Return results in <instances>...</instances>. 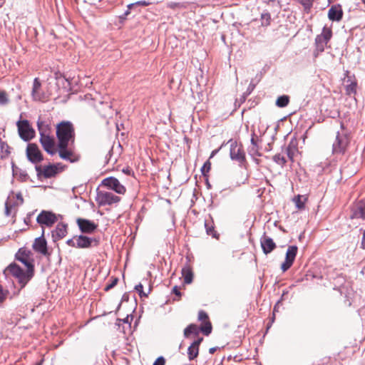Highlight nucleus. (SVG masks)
I'll use <instances>...</instances> for the list:
<instances>
[{
	"mask_svg": "<svg viewBox=\"0 0 365 365\" xmlns=\"http://www.w3.org/2000/svg\"><path fill=\"white\" fill-rule=\"evenodd\" d=\"M298 152L297 146L295 143L293 141L290 142L289 145L286 148V153L289 158V159L292 161L294 160V157L295 156L296 153Z\"/></svg>",
	"mask_w": 365,
	"mask_h": 365,
	"instance_id": "24",
	"label": "nucleus"
},
{
	"mask_svg": "<svg viewBox=\"0 0 365 365\" xmlns=\"http://www.w3.org/2000/svg\"><path fill=\"white\" fill-rule=\"evenodd\" d=\"M135 6H147L150 5V3L149 1L143 0V1H138L135 2Z\"/></svg>",
	"mask_w": 365,
	"mask_h": 365,
	"instance_id": "45",
	"label": "nucleus"
},
{
	"mask_svg": "<svg viewBox=\"0 0 365 365\" xmlns=\"http://www.w3.org/2000/svg\"><path fill=\"white\" fill-rule=\"evenodd\" d=\"M199 354V348L196 346L190 345L187 349V355L189 360L195 359Z\"/></svg>",
	"mask_w": 365,
	"mask_h": 365,
	"instance_id": "28",
	"label": "nucleus"
},
{
	"mask_svg": "<svg viewBox=\"0 0 365 365\" xmlns=\"http://www.w3.org/2000/svg\"><path fill=\"white\" fill-rule=\"evenodd\" d=\"M67 234V225L63 223L57 225L56 229L52 231V238L53 241L59 240L63 238Z\"/></svg>",
	"mask_w": 365,
	"mask_h": 365,
	"instance_id": "21",
	"label": "nucleus"
},
{
	"mask_svg": "<svg viewBox=\"0 0 365 365\" xmlns=\"http://www.w3.org/2000/svg\"><path fill=\"white\" fill-rule=\"evenodd\" d=\"M76 241L77 248H88L91 246L93 242H96L94 239L84 235H80L76 237Z\"/></svg>",
	"mask_w": 365,
	"mask_h": 365,
	"instance_id": "22",
	"label": "nucleus"
},
{
	"mask_svg": "<svg viewBox=\"0 0 365 365\" xmlns=\"http://www.w3.org/2000/svg\"><path fill=\"white\" fill-rule=\"evenodd\" d=\"M96 201L101 206L112 205L118 204L120 201V197L111 192L100 191L97 193Z\"/></svg>",
	"mask_w": 365,
	"mask_h": 365,
	"instance_id": "6",
	"label": "nucleus"
},
{
	"mask_svg": "<svg viewBox=\"0 0 365 365\" xmlns=\"http://www.w3.org/2000/svg\"><path fill=\"white\" fill-rule=\"evenodd\" d=\"M200 330L205 335H209L212 331L211 323L209 321L205 322L204 324L200 327Z\"/></svg>",
	"mask_w": 365,
	"mask_h": 365,
	"instance_id": "34",
	"label": "nucleus"
},
{
	"mask_svg": "<svg viewBox=\"0 0 365 365\" xmlns=\"http://www.w3.org/2000/svg\"><path fill=\"white\" fill-rule=\"evenodd\" d=\"M15 197L16 198V200L15 201V202H14V205L19 206V205H22L24 202V199H23L21 193L18 192V193L15 194Z\"/></svg>",
	"mask_w": 365,
	"mask_h": 365,
	"instance_id": "37",
	"label": "nucleus"
},
{
	"mask_svg": "<svg viewBox=\"0 0 365 365\" xmlns=\"http://www.w3.org/2000/svg\"><path fill=\"white\" fill-rule=\"evenodd\" d=\"M9 294V291L7 289H4L0 285V304L5 301Z\"/></svg>",
	"mask_w": 365,
	"mask_h": 365,
	"instance_id": "36",
	"label": "nucleus"
},
{
	"mask_svg": "<svg viewBox=\"0 0 365 365\" xmlns=\"http://www.w3.org/2000/svg\"><path fill=\"white\" fill-rule=\"evenodd\" d=\"M289 102V96H281L276 101V105L279 108H284L288 105Z\"/></svg>",
	"mask_w": 365,
	"mask_h": 365,
	"instance_id": "29",
	"label": "nucleus"
},
{
	"mask_svg": "<svg viewBox=\"0 0 365 365\" xmlns=\"http://www.w3.org/2000/svg\"><path fill=\"white\" fill-rule=\"evenodd\" d=\"M230 155L232 160L242 162L245 160V153L241 145H238L235 140H230Z\"/></svg>",
	"mask_w": 365,
	"mask_h": 365,
	"instance_id": "12",
	"label": "nucleus"
},
{
	"mask_svg": "<svg viewBox=\"0 0 365 365\" xmlns=\"http://www.w3.org/2000/svg\"><path fill=\"white\" fill-rule=\"evenodd\" d=\"M205 228H206L207 234L210 235H212L213 237H215L213 227L212 226H209L207 222L205 223Z\"/></svg>",
	"mask_w": 365,
	"mask_h": 365,
	"instance_id": "42",
	"label": "nucleus"
},
{
	"mask_svg": "<svg viewBox=\"0 0 365 365\" xmlns=\"http://www.w3.org/2000/svg\"><path fill=\"white\" fill-rule=\"evenodd\" d=\"M211 168V163L209 160L206 161L205 164L203 165L201 170L204 175H206L207 173H208Z\"/></svg>",
	"mask_w": 365,
	"mask_h": 365,
	"instance_id": "38",
	"label": "nucleus"
},
{
	"mask_svg": "<svg viewBox=\"0 0 365 365\" xmlns=\"http://www.w3.org/2000/svg\"><path fill=\"white\" fill-rule=\"evenodd\" d=\"M135 289L140 293V294H141V293L143 292V287L141 284H138L135 286Z\"/></svg>",
	"mask_w": 365,
	"mask_h": 365,
	"instance_id": "50",
	"label": "nucleus"
},
{
	"mask_svg": "<svg viewBox=\"0 0 365 365\" xmlns=\"http://www.w3.org/2000/svg\"><path fill=\"white\" fill-rule=\"evenodd\" d=\"M217 350V347H212L209 349V353L212 354H214Z\"/></svg>",
	"mask_w": 365,
	"mask_h": 365,
	"instance_id": "54",
	"label": "nucleus"
},
{
	"mask_svg": "<svg viewBox=\"0 0 365 365\" xmlns=\"http://www.w3.org/2000/svg\"><path fill=\"white\" fill-rule=\"evenodd\" d=\"M343 17V11L340 5H333L328 11V18L332 21H339Z\"/></svg>",
	"mask_w": 365,
	"mask_h": 365,
	"instance_id": "20",
	"label": "nucleus"
},
{
	"mask_svg": "<svg viewBox=\"0 0 365 365\" xmlns=\"http://www.w3.org/2000/svg\"><path fill=\"white\" fill-rule=\"evenodd\" d=\"M31 255V252L29 250H27L24 248H21L16 254V260L21 262L25 268L30 269V267H31V269L34 271V267Z\"/></svg>",
	"mask_w": 365,
	"mask_h": 365,
	"instance_id": "10",
	"label": "nucleus"
},
{
	"mask_svg": "<svg viewBox=\"0 0 365 365\" xmlns=\"http://www.w3.org/2000/svg\"><path fill=\"white\" fill-rule=\"evenodd\" d=\"M356 83L351 81V83L346 86V92L348 95L354 94L356 92Z\"/></svg>",
	"mask_w": 365,
	"mask_h": 365,
	"instance_id": "33",
	"label": "nucleus"
},
{
	"mask_svg": "<svg viewBox=\"0 0 365 365\" xmlns=\"http://www.w3.org/2000/svg\"><path fill=\"white\" fill-rule=\"evenodd\" d=\"M202 340H203V339L202 337L199 338L198 339L194 341L191 344L193 346H196L197 347L199 348V346Z\"/></svg>",
	"mask_w": 365,
	"mask_h": 365,
	"instance_id": "48",
	"label": "nucleus"
},
{
	"mask_svg": "<svg viewBox=\"0 0 365 365\" xmlns=\"http://www.w3.org/2000/svg\"><path fill=\"white\" fill-rule=\"evenodd\" d=\"M36 169L38 173L41 172V167H36Z\"/></svg>",
	"mask_w": 365,
	"mask_h": 365,
	"instance_id": "59",
	"label": "nucleus"
},
{
	"mask_svg": "<svg viewBox=\"0 0 365 365\" xmlns=\"http://www.w3.org/2000/svg\"><path fill=\"white\" fill-rule=\"evenodd\" d=\"M351 218L365 219V201L361 200L352 207Z\"/></svg>",
	"mask_w": 365,
	"mask_h": 365,
	"instance_id": "18",
	"label": "nucleus"
},
{
	"mask_svg": "<svg viewBox=\"0 0 365 365\" xmlns=\"http://www.w3.org/2000/svg\"><path fill=\"white\" fill-rule=\"evenodd\" d=\"M123 173H127V174L130 173L129 169H123Z\"/></svg>",
	"mask_w": 365,
	"mask_h": 365,
	"instance_id": "58",
	"label": "nucleus"
},
{
	"mask_svg": "<svg viewBox=\"0 0 365 365\" xmlns=\"http://www.w3.org/2000/svg\"><path fill=\"white\" fill-rule=\"evenodd\" d=\"M217 152H218V150H213L211 153L210 158H212Z\"/></svg>",
	"mask_w": 365,
	"mask_h": 365,
	"instance_id": "57",
	"label": "nucleus"
},
{
	"mask_svg": "<svg viewBox=\"0 0 365 365\" xmlns=\"http://www.w3.org/2000/svg\"><path fill=\"white\" fill-rule=\"evenodd\" d=\"M173 292L178 297H180L181 294L179 288L177 286H175L173 289Z\"/></svg>",
	"mask_w": 365,
	"mask_h": 365,
	"instance_id": "49",
	"label": "nucleus"
},
{
	"mask_svg": "<svg viewBox=\"0 0 365 365\" xmlns=\"http://www.w3.org/2000/svg\"><path fill=\"white\" fill-rule=\"evenodd\" d=\"M273 160L280 165H284L287 162L284 156L282 155L281 154L274 155L273 156Z\"/></svg>",
	"mask_w": 365,
	"mask_h": 365,
	"instance_id": "35",
	"label": "nucleus"
},
{
	"mask_svg": "<svg viewBox=\"0 0 365 365\" xmlns=\"http://www.w3.org/2000/svg\"><path fill=\"white\" fill-rule=\"evenodd\" d=\"M42 174L46 178H51L56 174V169L52 165H48L43 168Z\"/></svg>",
	"mask_w": 365,
	"mask_h": 365,
	"instance_id": "30",
	"label": "nucleus"
},
{
	"mask_svg": "<svg viewBox=\"0 0 365 365\" xmlns=\"http://www.w3.org/2000/svg\"><path fill=\"white\" fill-rule=\"evenodd\" d=\"M255 133H253L252 135V138H251V143L253 145H256V141L255 140Z\"/></svg>",
	"mask_w": 365,
	"mask_h": 365,
	"instance_id": "53",
	"label": "nucleus"
},
{
	"mask_svg": "<svg viewBox=\"0 0 365 365\" xmlns=\"http://www.w3.org/2000/svg\"><path fill=\"white\" fill-rule=\"evenodd\" d=\"M200 332L199 327L193 324H190L184 330V336L185 337H189L190 334H194L195 336L198 335Z\"/></svg>",
	"mask_w": 365,
	"mask_h": 365,
	"instance_id": "25",
	"label": "nucleus"
},
{
	"mask_svg": "<svg viewBox=\"0 0 365 365\" xmlns=\"http://www.w3.org/2000/svg\"><path fill=\"white\" fill-rule=\"evenodd\" d=\"M101 0H88L91 4H96L97 2L101 1Z\"/></svg>",
	"mask_w": 365,
	"mask_h": 365,
	"instance_id": "56",
	"label": "nucleus"
},
{
	"mask_svg": "<svg viewBox=\"0 0 365 365\" xmlns=\"http://www.w3.org/2000/svg\"><path fill=\"white\" fill-rule=\"evenodd\" d=\"M260 244L262 251L265 255L269 254L276 247V244L274 243L273 240L271 237L266 235H263L261 237Z\"/></svg>",
	"mask_w": 365,
	"mask_h": 365,
	"instance_id": "17",
	"label": "nucleus"
},
{
	"mask_svg": "<svg viewBox=\"0 0 365 365\" xmlns=\"http://www.w3.org/2000/svg\"><path fill=\"white\" fill-rule=\"evenodd\" d=\"M38 128L40 133V142L43 149L48 154L53 155L56 153L54 140L47 134V129L43 122H38Z\"/></svg>",
	"mask_w": 365,
	"mask_h": 365,
	"instance_id": "4",
	"label": "nucleus"
},
{
	"mask_svg": "<svg viewBox=\"0 0 365 365\" xmlns=\"http://www.w3.org/2000/svg\"><path fill=\"white\" fill-rule=\"evenodd\" d=\"M56 136L61 146L66 143L73 144L75 138V132L73 124L69 121H62L56 127Z\"/></svg>",
	"mask_w": 365,
	"mask_h": 365,
	"instance_id": "2",
	"label": "nucleus"
},
{
	"mask_svg": "<svg viewBox=\"0 0 365 365\" xmlns=\"http://www.w3.org/2000/svg\"><path fill=\"white\" fill-rule=\"evenodd\" d=\"M297 250L298 248L295 245L288 247L286 252L285 260L281 265V269L283 272L288 270L292 265L297 253Z\"/></svg>",
	"mask_w": 365,
	"mask_h": 365,
	"instance_id": "13",
	"label": "nucleus"
},
{
	"mask_svg": "<svg viewBox=\"0 0 365 365\" xmlns=\"http://www.w3.org/2000/svg\"><path fill=\"white\" fill-rule=\"evenodd\" d=\"M71 143H66L63 147L58 144V154L61 158L70 162H74L76 159L74 153L70 148Z\"/></svg>",
	"mask_w": 365,
	"mask_h": 365,
	"instance_id": "14",
	"label": "nucleus"
},
{
	"mask_svg": "<svg viewBox=\"0 0 365 365\" xmlns=\"http://www.w3.org/2000/svg\"><path fill=\"white\" fill-rule=\"evenodd\" d=\"M350 138L347 130L342 123L340 125V130L336 132L335 140L332 144L333 154H344L349 144Z\"/></svg>",
	"mask_w": 365,
	"mask_h": 365,
	"instance_id": "3",
	"label": "nucleus"
},
{
	"mask_svg": "<svg viewBox=\"0 0 365 365\" xmlns=\"http://www.w3.org/2000/svg\"><path fill=\"white\" fill-rule=\"evenodd\" d=\"M118 282V279L114 278L110 284H108L106 286L105 290L108 291L110 289L113 288L117 284Z\"/></svg>",
	"mask_w": 365,
	"mask_h": 365,
	"instance_id": "41",
	"label": "nucleus"
},
{
	"mask_svg": "<svg viewBox=\"0 0 365 365\" xmlns=\"http://www.w3.org/2000/svg\"><path fill=\"white\" fill-rule=\"evenodd\" d=\"M44 231L42 232V235L35 239V241L33 244V249L43 255H46L48 253L47 251V242L45 238L43 237Z\"/></svg>",
	"mask_w": 365,
	"mask_h": 365,
	"instance_id": "16",
	"label": "nucleus"
},
{
	"mask_svg": "<svg viewBox=\"0 0 365 365\" xmlns=\"http://www.w3.org/2000/svg\"><path fill=\"white\" fill-rule=\"evenodd\" d=\"M26 156L33 163H38L43 160L42 154L38 146L34 143H29L26 148Z\"/></svg>",
	"mask_w": 365,
	"mask_h": 365,
	"instance_id": "11",
	"label": "nucleus"
},
{
	"mask_svg": "<svg viewBox=\"0 0 365 365\" xmlns=\"http://www.w3.org/2000/svg\"><path fill=\"white\" fill-rule=\"evenodd\" d=\"M332 36V31L331 28L324 26L320 34L317 35L315 38L316 50L318 52H323L325 47Z\"/></svg>",
	"mask_w": 365,
	"mask_h": 365,
	"instance_id": "5",
	"label": "nucleus"
},
{
	"mask_svg": "<svg viewBox=\"0 0 365 365\" xmlns=\"http://www.w3.org/2000/svg\"><path fill=\"white\" fill-rule=\"evenodd\" d=\"M299 2L304 6L305 9H309L312 6L310 0H299Z\"/></svg>",
	"mask_w": 365,
	"mask_h": 365,
	"instance_id": "43",
	"label": "nucleus"
},
{
	"mask_svg": "<svg viewBox=\"0 0 365 365\" xmlns=\"http://www.w3.org/2000/svg\"><path fill=\"white\" fill-rule=\"evenodd\" d=\"M3 4H4V1L0 0V8L3 6Z\"/></svg>",
	"mask_w": 365,
	"mask_h": 365,
	"instance_id": "60",
	"label": "nucleus"
},
{
	"mask_svg": "<svg viewBox=\"0 0 365 365\" xmlns=\"http://www.w3.org/2000/svg\"><path fill=\"white\" fill-rule=\"evenodd\" d=\"M135 7V3H133V4H130L128 5V9H130V11L133 9Z\"/></svg>",
	"mask_w": 365,
	"mask_h": 365,
	"instance_id": "55",
	"label": "nucleus"
},
{
	"mask_svg": "<svg viewBox=\"0 0 365 365\" xmlns=\"http://www.w3.org/2000/svg\"><path fill=\"white\" fill-rule=\"evenodd\" d=\"M58 220L56 214L51 211L43 210L36 217L37 222L41 226L51 227Z\"/></svg>",
	"mask_w": 365,
	"mask_h": 365,
	"instance_id": "8",
	"label": "nucleus"
},
{
	"mask_svg": "<svg viewBox=\"0 0 365 365\" xmlns=\"http://www.w3.org/2000/svg\"><path fill=\"white\" fill-rule=\"evenodd\" d=\"M362 272H363V273H365V267H364V268L363 269Z\"/></svg>",
	"mask_w": 365,
	"mask_h": 365,
	"instance_id": "63",
	"label": "nucleus"
},
{
	"mask_svg": "<svg viewBox=\"0 0 365 365\" xmlns=\"http://www.w3.org/2000/svg\"><path fill=\"white\" fill-rule=\"evenodd\" d=\"M77 224L81 231L86 233H91L97 227V225L94 222L86 219H78Z\"/></svg>",
	"mask_w": 365,
	"mask_h": 365,
	"instance_id": "19",
	"label": "nucleus"
},
{
	"mask_svg": "<svg viewBox=\"0 0 365 365\" xmlns=\"http://www.w3.org/2000/svg\"><path fill=\"white\" fill-rule=\"evenodd\" d=\"M307 200V198L306 196L298 195L297 196L294 197L293 201L294 202L296 207L299 210H302L304 207V204Z\"/></svg>",
	"mask_w": 365,
	"mask_h": 365,
	"instance_id": "26",
	"label": "nucleus"
},
{
	"mask_svg": "<svg viewBox=\"0 0 365 365\" xmlns=\"http://www.w3.org/2000/svg\"><path fill=\"white\" fill-rule=\"evenodd\" d=\"M130 13V9H127L125 13L120 16L121 19H125L128 15H129Z\"/></svg>",
	"mask_w": 365,
	"mask_h": 365,
	"instance_id": "52",
	"label": "nucleus"
},
{
	"mask_svg": "<svg viewBox=\"0 0 365 365\" xmlns=\"http://www.w3.org/2000/svg\"><path fill=\"white\" fill-rule=\"evenodd\" d=\"M4 274L6 277L11 275L17 279L21 287H24L32 278L34 271H32L31 267L30 269L22 268L16 263H11L4 269Z\"/></svg>",
	"mask_w": 365,
	"mask_h": 365,
	"instance_id": "1",
	"label": "nucleus"
},
{
	"mask_svg": "<svg viewBox=\"0 0 365 365\" xmlns=\"http://www.w3.org/2000/svg\"><path fill=\"white\" fill-rule=\"evenodd\" d=\"M31 96L34 101H43L46 96L41 91V84L38 78H35L33 83Z\"/></svg>",
	"mask_w": 365,
	"mask_h": 365,
	"instance_id": "15",
	"label": "nucleus"
},
{
	"mask_svg": "<svg viewBox=\"0 0 365 365\" xmlns=\"http://www.w3.org/2000/svg\"><path fill=\"white\" fill-rule=\"evenodd\" d=\"M182 275L184 279V283L189 284L192 283L193 279V272L190 265H185L182 269Z\"/></svg>",
	"mask_w": 365,
	"mask_h": 365,
	"instance_id": "23",
	"label": "nucleus"
},
{
	"mask_svg": "<svg viewBox=\"0 0 365 365\" xmlns=\"http://www.w3.org/2000/svg\"><path fill=\"white\" fill-rule=\"evenodd\" d=\"M56 78H57V79H58V73H56Z\"/></svg>",
	"mask_w": 365,
	"mask_h": 365,
	"instance_id": "62",
	"label": "nucleus"
},
{
	"mask_svg": "<svg viewBox=\"0 0 365 365\" xmlns=\"http://www.w3.org/2000/svg\"><path fill=\"white\" fill-rule=\"evenodd\" d=\"M42 364V361H41L40 362H38L37 364L36 365H41Z\"/></svg>",
	"mask_w": 365,
	"mask_h": 365,
	"instance_id": "61",
	"label": "nucleus"
},
{
	"mask_svg": "<svg viewBox=\"0 0 365 365\" xmlns=\"http://www.w3.org/2000/svg\"><path fill=\"white\" fill-rule=\"evenodd\" d=\"M102 185L110 190H114L120 195H124L126 192V188L123 185L119 180L114 177H109L102 181Z\"/></svg>",
	"mask_w": 365,
	"mask_h": 365,
	"instance_id": "9",
	"label": "nucleus"
},
{
	"mask_svg": "<svg viewBox=\"0 0 365 365\" xmlns=\"http://www.w3.org/2000/svg\"><path fill=\"white\" fill-rule=\"evenodd\" d=\"M166 7L173 10H180L187 7V4L184 2L168 1L166 3Z\"/></svg>",
	"mask_w": 365,
	"mask_h": 365,
	"instance_id": "27",
	"label": "nucleus"
},
{
	"mask_svg": "<svg viewBox=\"0 0 365 365\" xmlns=\"http://www.w3.org/2000/svg\"><path fill=\"white\" fill-rule=\"evenodd\" d=\"M271 16L269 13H263L261 15V24L262 26H267L270 24Z\"/></svg>",
	"mask_w": 365,
	"mask_h": 365,
	"instance_id": "32",
	"label": "nucleus"
},
{
	"mask_svg": "<svg viewBox=\"0 0 365 365\" xmlns=\"http://www.w3.org/2000/svg\"><path fill=\"white\" fill-rule=\"evenodd\" d=\"M0 147H1V150H5L6 154L9 153V152L7 150V149L9 148V146L5 142L1 141Z\"/></svg>",
	"mask_w": 365,
	"mask_h": 365,
	"instance_id": "47",
	"label": "nucleus"
},
{
	"mask_svg": "<svg viewBox=\"0 0 365 365\" xmlns=\"http://www.w3.org/2000/svg\"><path fill=\"white\" fill-rule=\"evenodd\" d=\"M9 99L4 92L0 93V105H5L8 103Z\"/></svg>",
	"mask_w": 365,
	"mask_h": 365,
	"instance_id": "40",
	"label": "nucleus"
},
{
	"mask_svg": "<svg viewBox=\"0 0 365 365\" xmlns=\"http://www.w3.org/2000/svg\"><path fill=\"white\" fill-rule=\"evenodd\" d=\"M198 319L202 322L208 321V316L204 311H200L198 313Z\"/></svg>",
	"mask_w": 365,
	"mask_h": 365,
	"instance_id": "39",
	"label": "nucleus"
},
{
	"mask_svg": "<svg viewBox=\"0 0 365 365\" xmlns=\"http://www.w3.org/2000/svg\"><path fill=\"white\" fill-rule=\"evenodd\" d=\"M165 360L163 356L158 357L153 365H165Z\"/></svg>",
	"mask_w": 365,
	"mask_h": 365,
	"instance_id": "44",
	"label": "nucleus"
},
{
	"mask_svg": "<svg viewBox=\"0 0 365 365\" xmlns=\"http://www.w3.org/2000/svg\"><path fill=\"white\" fill-rule=\"evenodd\" d=\"M11 197H14V195L12 196H9L8 200L5 203V214L9 216L11 213V210L14 205V203L11 202Z\"/></svg>",
	"mask_w": 365,
	"mask_h": 365,
	"instance_id": "31",
	"label": "nucleus"
},
{
	"mask_svg": "<svg viewBox=\"0 0 365 365\" xmlns=\"http://www.w3.org/2000/svg\"><path fill=\"white\" fill-rule=\"evenodd\" d=\"M16 125L18 127L19 134L21 139L25 141H29L34 137L35 131L30 126L27 120H19Z\"/></svg>",
	"mask_w": 365,
	"mask_h": 365,
	"instance_id": "7",
	"label": "nucleus"
},
{
	"mask_svg": "<svg viewBox=\"0 0 365 365\" xmlns=\"http://www.w3.org/2000/svg\"><path fill=\"white\" fill-rule=\"evenodd\" d=\"M361 247L362 249L365 250V230H364V234H363V238H362V241H361Z\"/></svg>",
	"mask_w": 365,
	"mask_h": 365,
	"instance_id": "51",
	"label": "nucleus"
},
{
	"mask_svg": "<svg viewBox=\"0 0 365 365\" xmlns=\"http://www.w3.org/2000/svg\"><path fill=\"white\" fill-rule=\"evenodd\" d=\"M66 244L70 247H76V237L68 240Z\"/></svg>",
	"mask_w": 365,
	"mask_h": 365,
	"instance_id": "46",
	"label": "nucleus"
}]
</instances>
